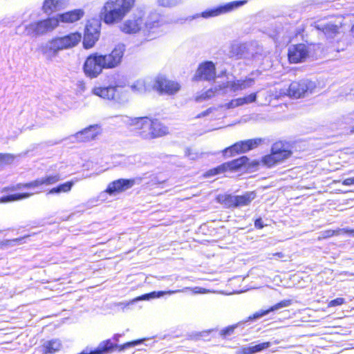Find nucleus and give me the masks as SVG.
I'll list each match as a JSON object with an SVG mask.
<instances>
[{
  "mask_svg": "<svg viewBox=\"0 0 354 354\" xmlns=\"http://www.w3.org/2000/svg\"><path fill=\"white\" fill-rule=\"evenodd\" d=\"M256 198V194L254 192H248L241 196H236V207L246 206Z\"/></svg>",
  "mask_w": 354,
  "mask_h": 354,
  "instance_id": "bb28decb",
  "label": "nucleus"
},
{
  "mask_svg": "<svg viewBox=\"0 0 354 354\" xmlns=\"http://www.w3.org/2000/svg\"><path fill=\"white\" fill-rule=\"evenodd\" d=\"M263 142L261 138L250 139L244 141L237 142L230 147L226 148L223 151L224 155L230 153V156L234 153H245L261 145Z\"/></svg>",
  "mask_w": 354,
  "mask_h": 354,
  "instance_id": "ddd939ff",
  "label": "nucleus"
},
{
  "mask_svg": "<svg viewBox=\"0 0 354 354\" xmlns=\"http://www.w3.org/2000/svg\"><path fill=\"white\" fill-rule=\"evenodd\" d=\"M153 88L158 93L174 95L180 89V85L176 81L167 80L165 76L158 75L154 79Z\"/></svg>",
  "mask_w": 354,
  "mask_h": 354,
  "instance_id": "9d476101",
  "label": "nucleus"
},
{
  "mask_svg": "<svg viewBox=\"0 0 354 354\" xmlns=\"http://www.w3.org/2000/svg\"><path fill=\"white\" fill-rule=\"evenodd\" d=\"M189 288H185L183 290H169V291H153L148 294H145L136 299V300H149L150 299L159 298L165 295H172L180 292H186Z\"/></svg>",
  "mask_w": 354,
  "mask_h": 354,
  "instance_id": "393cba45",
  "label": "nucleus"
},
{
  "mask_svg": "<svg viewBox=\"0 0 354 354\" xmlns=\"http://www.w3.org/2000/svg\"><path fill=\"white\" fill-rule=\"evenodd\" d=\"M315 88V84L308 80H301L299 81L292 82L288 89V95L291 97L299 98L304 97L308 93H311Z\"/></svg>",
  "mask_w": 354,
  "mask_h": 354,
  "instance_id": "6e6552de",
  "label": "nucleus"
},
{
  "mask_svg": "<svg viewBox=\"0 0 354 354\" xmlns=\"http://www.w3.org/2000/svg\"><path fill=\"white\" fill-rule=\"evenodd\" d=\"M265 225L261 218H259L254 221V226L258 229H262Z\"/></svg>",
  "mask_w": 354,
  "mask_h": 354,
  "instance_id": "de8ad7c7",
  "label": "nucleus"
},
{
  "mask_svg": "<svg viewBox=\"0 0 354 354\" xmlns=\"http://www.w3.org/2000/svg\"><path fill=\"white\" fill-rule=\"evenodd\" d=\"M273 256L277 257L279 259H282L284 261H288L290 258L289 254H285L282 252L274 253Z\"/></svg>",
  "mask_w": 354,
  "mask_h": 354,
  "instance_id": "a18cd8bd",
  "label": "nucleus"
},
{
  "mask_svg": "<svg viewBox=\"0 0 354 354\" xmlns=\"http://www.w3.org/2000/svg\"><path fill=\"white\" fill-rule=\"evenodd\" d=\"M135 184L134 179H118L110 183L106 192L110 195L124 192L132 187Z\"/></svg>",
  "mask_w": 354,
  "mask_h": 354,
  "instance_id": "f3484780",
  "label": "nucleus"
},
{
  "mask_svg": "<svg viewBox=\"0 0 354 354\" xmlns=\"http://www.w3.org/2000/svg\"><path fill=\"white\" fill-rule=\"evenodd\" d=\"M92 93L101 98L108 100H116V93L114 87L111 85L109 86H99L95 87L92 90Z\"/></svg>",
  "mask_w": 354,
  "mask_h": 354,
  "instance_id": "b1692460",
  "label": "nucleus"
},
{
  "mask_svg": "<svg viewBox=\"0 0 354 354\" xmlns=\"http://www.w3.org/2000/svg\"><path fill=\"white\" fill-rule=\"evenodd\" d=\"M234 328H235V326H229V327L222 330L221 331V335L223 336L230 335L234 332Z\"/></svg>",
  "mask_w": 354,
  "mask_h": 354,
  "instance_id": "c03bdc74",
  "label": "nucleus"
},
{
  "mask_svg": "<svg viewBox=\"0 0 354 354\" xmlns=\"http://www.w3.org/2000/svg\"><path fill=\"white\" fill-rule=\"evenodd\" d=\"M84 12L81 9H76L46 19L32 22L25 26L26 35L37 37L47 34L55 30L59 22L73 23L80 20L84 16Z\"/></svg>",
  "mask_w": 354,
  "mask_h": 354,
  "instance_id": "f257e3e1",
  "label": "nucleus"
},
{
  "mask_svg": "<svg viewBox=\"0 0 354 354\" xmlns=\"http://www.w3.org/2000/svg\"><path fill=\"white\" fill-rule=\"evenodd\" d=\"M120 337V334H115L113 337V339L115 341L118 342L119 339V337Z\"/></svg>",
  "mask_w": 354,
  "mask_h": 354,
  "instance_id": "864d4df0",
  "label": "nucleus"
},
{
  "mask_svg": "<svg viewBox=\"0 0 354 354\" xmlns=\"http://www.w3.org/2000/svg\"><path fill=\"white\" fill-rule=\"evenodd\" d=\"M74 185L73 181H68L64 183L60 184L55 187L50 189L48 192V194H59L60 193H67L69 192L73 186Z\"/></svg>",
  "mask_w": 354,
  "mask_h": 354,
  "instance_id": "c85d7f7f",
  "label": "nucleus"
},
{
  "mask_svg": "<svg viewBox=\"0 0 354 354\" xmlns=\"http://www.w3.org/2000/svg\"><path fill=\"white\" fill-rule=\"evenodd\" d=\"M183 0H158V4L163 7H171L181 3Z\"/></svg>",
  "mask_w": 354,
  "mask_h": 354,
  "instance_id": "ea45409f",
  "label": "nucleus"
},
{
  "mask_svg": "<svg viewBox=\"0 0 354 354\" xmlns=\"http://www.w3.org/2000/svg\"><path fill=\"white\" fill-rule=\"evenodd\" d=\"M122 123L133 127L138 135L145 140H150L147 133H151V119L148 117L130 118L127 115L115 116Z\"/></svg>",
  "mask_w": 354,
  "mask_h": 354,
  "instance_id": "423d86ee",
  "label": "nucleus"
},
{
  "mask_svg": "<svg viewBox=\"0 0 354 354\" xmlns=\"http://www.w3.org/2000/svg\"><path fill=\"white\" fill-rule=\"evenodd\" d=\"M243 47L239 44H233L231 46L232 56H241L243 53Z\"/></svg>",
  "mask_w": 354,
  "mask_h": 354,
  "instance_id": "a19ab883",
  "label": "nucleus"
},
{
  "mask_svg": "<svg viewBox=\"0 0 354 354\" xmlns=\"http://www.w3.org/2000/svg\"><path fill=\"white\" fill-rule=\"evenodd\" d=\"M126 50L123 44H117L111 53L107 55H100V60L102 61L104 68H113L119 66L122 62Z\"/></svg>",
  "mask_w": 354,
  "mask_h": 354,
  "instance_id": "1a4fd4ad",
  "label": "nucleus"
},
{
  "mask_svg": "<svg viewBox=\"0 0 354 354\" xmlns=\"http://www.w3.org/2000/svg\"><path fill=\"white\" fill-rule=\"evenodd\" d=\"M169 133L168 128L158 120L151 119V133H146L150 140L164 136Z\"/></svg>",
  "mask_w": 354,
  "mask_h": 354,
  "instance_id": "412c9836",
  "label": "nucleus"
},
{
  "mask_svg": "<svg viewBox=\"0 0 354 354\" xmlns=\"http://www.w3.org/2000/svg\"><path fill=\"white\" fill-rule=\"evenodd\" d=\"M131 89L133 92L140 94L146 92L148 88L146 86L145 80H138L131 85Z\"/></svg>",
  "mask_w": 354,
  "mask_h": 354,
  "instance_id": "473e14b6",
  "label": "nucleus"
},
{
  "mask_svg": "<svg viewBox=\"0 0 354 354\" xmlns=\"http://www.w3.org/2000/svg\"><path fill=\"white\" fill-rule=\"evenodd\" d=\"M341 234H346L349 236L354 237V229H348V228H342L339 229L337 231L334 230H326L322 232L321 235L318 237V241H321L322 239H326L328 237H331L333 235H341Z\"/></svg>",
  "mask_w": 354,
  "mask_h": 354,
  "instance_id": "a878e982",
  "label": "nucleus"
},
{
  "mask_svg": "<svg viewBox=\"0 0 354 354\" xmlns=\"http://www.w3.org/2000/svg\"><path fill=\"white\" fill-rule=\"evenodd\" d=\"M62 346L61 342L59 339H52L46 341L43 344L44 353H53L60 350Z\"/></svg>",
  "mask_w": 354,
  "mask_h": 354,
  "instance_id": "cd10ccee",
  "label": "nucleus"
},
{
  "mask_svg": "<svg viewBox=\"0 0 354 354\" xmlns=\"http://www.w3.org/2000/svg\"><path fill=\"white\" fill-rule=\"evenodd\" d=\"M271 346V343L270 342H266L263 343H261L254 346H250L248 347H244L243 348V353L244 354H252L254 353L260 352L264 349L269 348Z\"/></svg>",
  "mask_w": 354,
  "mask_h": 354,
  "instance_id": "2f4dec72",
  "label": "nucleus"
},
{
  "mask_svg": "<svg viewBox=\"0 0 354 354\" xmlns=\"http://www.w3.org/2000/svg\"><path fill=\"white\" fill-rule=\"evenodd\" d=\"M308 56V50L305 44L293 45L288 49V59L291 63L302 62Z\"/></svg>",
  "mask_w": 354,
  "mask_h": 354,
  "instance_id": "dca6fc26",
  "label": "nucleus"
},
{
  "mask_svg": "<svg viewBox=\"0 0 354 354\" xmlns=\"http://www.w3.org/2000/svg\"><path fill=\"white\" fill-rule=\"evenodd\" d=\"M352 31L354 32V26L352 28Z\"/></svg>",
  "mask_w": 354,
  "mask_h": 354,
  "instance_id": "6e6d98bb",
  "label": "nucleus"
},
{
  "mask_svg": "<svg viewBox=\"0 0 354 354\" xmlns=\"http://www.w3.org/2000/svg\"><path fill=\"white\" fill-rule=\"evenodd\" d=\"M44 185V181L42 177L32 180L30 183H27L25 185L26 189H36Z\"/></svg>",
  "mask_w": 354,
  "mask_h": 354,
  "instance_id": "58836bf2",
  "label": "nucleus"
},
{
  "mask_svg": "<svg viewBox=\"0 0 354 354\" xmlns=\"http://www.w3.org/2000/svg\"><path fill=\"white\" fill-rule=\"evenodd\" d=\"M44 185H51L55 184L61 180L60 175L57 174L55 175H49L42 177Z\"/></svg>",
  "mask_w": 354,
  "mask_h": 354,
  "instance_id": "f704fd0d",
  "label": "nucleus"
},
{
  "mask_svg": "<svg viewBox=\"0 0 354 354\" xmlns=\"http://www.w3.org/2000/svg\"><path fill=\"white\" fill-rule=\"evenodd\" d=\"M135 0H108L102 9L100 17L106 24L121 21L131 11Z\"/></svg>",
  "mask_w": 354,
  "mask_h": 354,
  "instance_id": "7ed1b4c3",
  "label": "nucleus"
},
{
  "mask_svg": "<svg viewBox=\"0 0 354 354\" xmlns=\"http://www.w3.org/2000/svg\"><path fill=\"white\" fill-rule=\"evenodd\" d=\"M239 106V104H238L237 99L232 100L227 104H226V107L227 109H234L235 107Z\"/></svg>",
  "mask_w": 354,
  "mask_h": 354,
  "instance_id": "49530a36",
  "label": "nucleus"
},
{
  "mask_svg": "<svg viewBox=\"0 0 354 354\" xmlns=\"http://www.w3.org/2000/svg\"><path fill=\"white\" fill-rule=\"evenodd\" d=\"M26 183H18L15 186L12 187L10 189L11 191L21 189H26L25 187Z\"/></svg>",
  "mask_w": 354,
  "mask_h": 354,
  "instance_id": "603ef678",
  "label": "nucleus"
},
{
  "mask_svg": "<svg viewBox=\"0 0 354 354\" xmlns=\"http://www.w3.org/2000/svg\"><path fill=\"white\" fill-rule=\"evenodd\" d=\"M249 161L247 156H241L230 162L223 163L217 167L209 169L205 174L206 177L214 176L215 175L223 173L227 170H237L241 167L245 166Z\"/></svg>",
  "mask_w": 354,
  "mask_h": 354,
  "instance_id": "f8f14e48",
  "label": "nucleus"
},
{
  "mask_svg": "<svg viewBox=\"0 0 354 354\" xmlns=\"http://www.w3.org/2000/svg\"><path fill=\"white\" fill-rule=\"evenodd\" d=\"M344 303V299L339 297L330 301L328 304L329 307L340 306Z\"/></svg>",
  "mask_w": 354,
  "mask_h": 354,
  "instance_id": "37998d69",
  "label": "nucleus"
},
{
  "mask_svg": "<svg viewBox=\"0 0 354 354\" xmlns=\"http://www.w3.org/2000/svg\"><path fill=\"white\" fill-rule=\"evenodd\" d=\"M292 153L287 144L277 142L272 146L271 153L263 158L262 162L268 167H272L290 157Z\"/></svg>",
  "mask_w": 354,
  "mask_h": 354,
  "instance_id": "39448f33",
  "label": "nucleus"
},
{
  "mask_svg": "<svg viewBox=\"0 0 354 354\" xmlns=\"http://www.w3.org/2000/svg\"><path fill=\"white\" fill-rule=\"evenodd\" d=\"M32 195H33V193H17V194H10V195L0 198V203H10V202L16 201H20V200H23L25 198H28Z\"/></svg>",
  "mask_w": 354,
  "mask_h": 354,
  "instance_id": "7c9ffc66",
  "label": "nucleus"
},
{
  "mask_svg": "<svg viewBox=\"0 0 354 354\" xmlns=\"http://www.w3.org/2000/svg\"><path fill=\"white\" fill-rule=\"evenodd\" d=\"M97 39L98 37H97L96 35H93L92 34H90L85 31L83 40L84 47L86 49L92 48L95 45Z\"/></svg>",
  "mask_w": 354,
  "mask_h": 354,
  "instance_id": "72a5a7b5",
  "label": "nucleus"
},
{
  "mask_svg": "<svg viewBox=\"0 0 354 354\" xmlns=\"http://www.w3.org/2000/svg\"><path fill=\"white\" fill-rule=\"evenodd\" d=\"M314 27L322 31L328 38H334L339 33L342 26V17L322 19L314 22Z\"/></svg>",
  "mask_w": 354,
  "mask_h": 354,
  "instance_id": "0eeeda50",
  "label": "nucleus"
},
{
  "mask_svg": "<svg viewBox=\"0 0 354 354\" xmlns=\"http://www.w3.org/2000/svg\"><path fill=\"white\" fill-rule=\"evenodd\" d=\"M69 0H44L42 10L44 13L50 15L53 12L64 8Z\"/></svg>",
  "mask_w": 354,
  "mask_h": 354,
  "instance_id": "5701e85b",
  "label": "nucleus"
},
{
  "mask_svg": "<svg viewBox=\"0 0 354 354\" xmlns=\"http://www.w3.org/2000/svg\"><path fill=\"white\" fill-rule=\"evenodd\" d=\"M60 50L71 48L79 44L82 39V35L79 32H73L64 37H55Z\"/></svg>",
  "mask_w": 354,
  "mask_h": 354,
  "instance_id": "a211bd4d",
  "label": "nucleus"
},
{
  "mask_svg": "<svg viewBox=\"0 0 354 354\" xmlns=\"http://www.w3.org/2000/svg\"><path fill=\"white\" fill-rule=\"evenodd\" d=\"M217 201L225 207H236V196L232 194H219L217 196Z\"/></svg>",
  "mask_w": 354,
  "mask_h": 354,
  "instance_id": "c756f323",
  "label": "nucleus"
},
{
  "mask_svg": "<svg viewBox=\"0 0 354 354\" xmlns=\"http://www.w3.org/2000/svg\"><path fill=\"white\" fill-rule=\"evenodd\" d=\"M236 99H237V102H238V104H239V106L250 104V103H252V102H254L256 101L257 93H251L248 96H245L243 97H239V98H236Z\"/></svg>",
  "mask_w": 354,
  "mask_h": 354,
  "instance_id": "c9c22d12",
  "label": "nucleus"
},
{
  "mask_svg": "<svg viewBox=\"0 0 354 354\" xmlns=\"http://www.w3.org/2000/svg\"><path fill=\"white\" fill-rule=\"evenodd\" d=\"M342 184L344 185L350 186L354 185V177L348 178L343 180Z\"/></svg>",
  "mask_w": 354,
  "mask_h": 354,
  "instance_id": "3c124183",
  "label": "nucleus"
},
{
  "mask_svg": "<svg viewBox=\"0 0 354 354\" xmlns=\"http://www.w3.org/2000/svg\"><path fill=\"white\" fill-rule=\"evenodd\" d=\"M99 129L100 127L97 124L91 125L82 131L76 133L74 136L77 141L88 142L95 138L100 133Z\"/></svg>",
  "mask_w": 354,
  "mask_h": 354,
  "instance_id": "aec40b11",
  "label": "nucleus"
},
{
  "mask_svg": "<svg viewBox=\"0 0 354 354\" xmlns=\"http://www.w3.org/2000/svg\"><path fill=\"white\" fill-rule=\"evenodd\" d=\"M100 24L98 22H95L94 24H87L86 26L85 31L92 34L93 35H96L97 37H100Z\"/></svg>",
  "mask_w": 354,
  "mask_h": 354,
  "instance_id": "e433bc0d",
  "label": "nucleus"
},
{
  "mask_svg": "<svg viewBox=\"0 0 354 354\" xmlns=\"http://www.w3.org/2000/svg\"><path fill=\"white\" fill-rule=\"evenodd\" d=\"M213 110H214L213 108H209L206 111L199 113L196 118H201L203 117H205V116L208 115L210 113H212Z\"/></svg>",
  "mask_w": 354,
  "mask_h": 354,
  "instance_id": "8fccbe9b",
  "label": "nucleus"
},
{
  "mask_svg": "<svg viewBox=\"0 0 354 354\" xmlns=\"http://www.w3.org/2000/svg\"><path fill=\"white\" fill-rule=\"evenodd\" d=\"M103 68H104L103 62L100 60V55L97 53L88 56L83 66L85 75L90 78L97 77Z\"/></svg>",
  "mask_w": 354,
  "mask_h": 354,
  "instance_id": "9b49d317",
  "label": "nucleus"
},
{
  "mask_svg": "<svg viewBox=\"0 0 354 354\" xmlns=\"http://www.w3.org/2000/svg\"><path fill=\"white\" fill-rule=\"evenodd\" d=\"M14 160V156L10 153H0V164L11 163Z\"/></svg>",
  "mask_w": 354,
  "mask_h": 354,
  "instance_id": "79ce46f5",
  "label": "nucleus"
},
{
  "mask_svg": "<svg viewBox=\"0 0 354 354\" xmlns=\"http://www.w3.org/2000/svg\"><path fill=\"white\" fill-rule=\"evenodd\" d=\"M30 237V236H24V239H28Z\"/></svg>",
  "mask_w": 354,
  "mask_h": 354,
  "instance_id": "5fc2aeb1",
  "label": "nucleus"
},
{
  "mask_svg": "<svg viewBox=\"0 0 354 354\" xmlns=\"http://www.w3.org/2000/svg\"><path fill=\"white\" fill-rule=\"evenodd\" d=\"M39 50L48 59L51 60L60 51L55 37L42 43L39 46Z\"/></svg>",
  "mask_w": 354,
  "mask_h": 354,
  "instance_id": "6ab92c4d",
  "label": "nucleus"
},
{
  "mask_svg": "<svg viewBox=\"0 0 354 354\" xmlns=\"http://www.w3.org/2000/svg\"><path fill=\"white\" fill-rule=\"evenodd\" d=\"M352 132H354V127H353V129L351 131Z\"/></svg>",
  "mask_w": 354,
  "mask_h": 354,
  "instance_id": "4d7b16f0",
  "label": "nucleus"
},
{
  "mask_svg": "<svg viewBox=\"0 0 354 354\" xmlns=\"http://www.w3.org/2000/svg\"><path fill=\"white\" fill-rule=\"evenodd\" d=\"M216 77V67L211 61H206L201 63L196 71L193 80L194 81H208L214 80Z\"/></svg>",
  "mask_w": 354,
  "mask_h": 354,
  "instance_id": "4468645a",
  "label": "nucleus"
},
{
  "mask_svg": "<svg viewBox=\"0 0 354 354\" xmlns=\"http://www.w3.org/2000/svg\"><path fill=\"white\" fill-rule=\"evenodd\" d=\"M141 342H142L141 340H137V341H133V342H127L122 346V348L124 349V348H129L131 346H136V345L140 344Z\"/></svg>",
  "mask_w": 354,
  "mask_h": 354,
  "instance_id": "09e8293b",
  "label": "nucleus"
},
{
  "mask_svg": "<svg viewBox=\"0 0 354 354\" xmlns=\"http://www.w3.org/2000/svg\"><path fill=\"white\" fill-rule=\"evenodd\" d=\"M253 83L254 80L251 78L245 80H237L233 82H226L221 84L216 85L214 88H209L201 95H197L195 97V101L201 102L210 99L216 95L225 94L227 93L228 88H230V91L232 92H236L239 90H243L250 87Z\"/></svg>",
  "mask_w": 354,
  "mask_h": 354,
  "instance_id": "20e7f679",
  "label": "nucleus"
},
{
  "mask_svg": "<svg viewBox=\"0 0 354 354\" xmlns=\"http://www.w3.org/2000/svg\"><path fill=\"white\" fill-rule=\"evenodd\" d=\"M246 3L245 1H235L230 3H226L223 6H220L217 8L204 11L201 13V16L204 18H209L212 17L218 16L221 14L227 13L230 12Z\"/></svg>",
  "mask_w": 354,
  "mask_h": 354,
  "instance_id": "2eb2a0df",
  "label": "nucleus"
},
{
  "mask_svg": "<svg viewBox=\"0 0 354 354\" xmlns=\"http://www.w3.org/2000/svg\"><path fill=\"white\" fill-rule=\"evenodd\" d=\"M127 85V80L123 77H120L117 75V78H115L113 84H111L112 87L115 88V93L117 92L118 88H123Z\"/></svg>",
  "mask_w": 354,
  "mask_h": 354,
  "instance_id": "4c0bfd02",
  "label": "nucleus"
},
{
  "mask_svg": "<svg viewBox=\"0 0 354 354\" xmlns=\"http://www.w3.org/2000/svg\"><path fill=\"white\" fill-rule=\"evenodd\" d=\"M163 17L158 13H151L145 23L141 17H133L124 21L120 26L121 31L126 34H135L142 30L144 34L152 39L150 33L158 34V29L164 24Z\"/></svg>",
  "mask_w": 354,
  "mask_h": 354,
  "instance_id": "f03ea898",
  "label": "nucleus"
},
{
  "mask_svg": "<svg viewBox=\"0 0 354 354\" xmlns=\"http://www.w3.org/2000/svg\"><path fill=\"white\" fill-rule=\"evenodd\" d=\"M292 303L291 299H284L281 301L280 302L276 304L275 305L271 306L270 308L267 310H261L258 312H256L253 314L252 316L249 317L250 319H259L266 315H268L270 312H274L278 310L281 308H286L290 306Z\"/></svg>",
  "mask_w": 354,
  "mask_h": 354,
  "instance_id": "4be33fe9",
  "label": "nucleus"
}]
</instances>
